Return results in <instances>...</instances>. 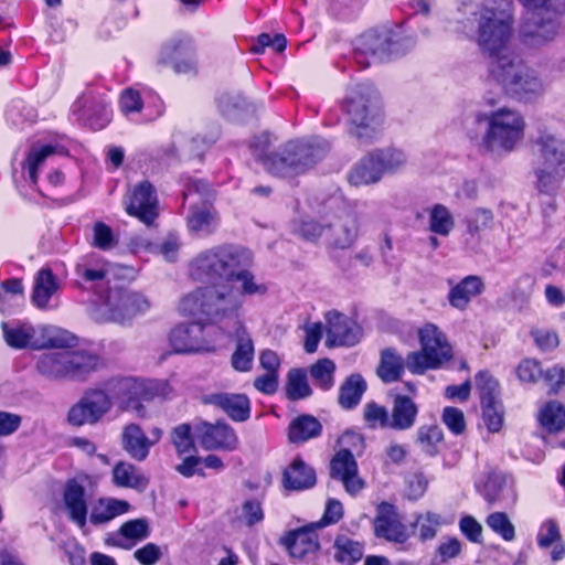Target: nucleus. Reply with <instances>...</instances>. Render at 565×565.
<instances>
[{
  "label": "nucleus",
  "mask_w": 565,
  "mask_h": 565,
  "mask_svg": "<svg viewBox=\"0 0 565 565\" xmlns=\"http://www.w3.org/2000/svg\"><path fill=\"white\" fill-rule=\"evenodd\" d=\"M334 558L341 563H354L363 556V546L360 542L347 535L337 536L334 543Z\"/></svg>",
  "instance_id": "45"
},
{
  "label": "nucleus",
  "mask_w": 565,
  "mask_h": 565,
  "mask_svg": "<svg viewBox=\"0 0 565 565\" xmlns=\"http://www.w3.org/2000/svg\"><path fill=\"white\" fill-rule=\"evenodd\" d=\"M270 146V135L262 132L253 138L250 148L254 156L263 161L265 169L281 178L306 172L320 161L329 151V145L322 139L289 141L276 153L265 156Z\"/></svg>",
  "instance_id": "2"
},
{
  "label": "nucleus",
  "mask_w": 565,
  "mask_h": 565,
  "mask_svg": "<svg viewBox=\"0 0 565 565\" xmlns=\"http://www.w3.org/2000/svg\"><path fill=\"white\" fill-rule=\"evenodd\" d=\"M23 300V286L19 279H9L0 285V311L9 312Z\"/></svg>",
  "instance_id": "47"
},
{
  "label": "nucleus",
  "mask_w": 565,
  "mask_h": 565,
  "mask_svg": "<svg viewBox=\"0 0 565 565\" xmlns=\"http://www.w3.org/2000/svg\"><path fill=\"white\" fill-rule=\"evenodd\" d=\"M286 391L288 398L292 401L302 399L311 395L312 391L303 370L294 369L289 371Z\"/></svg>",
  "instance_id": "48"
},
{
  "label": "nucleus",
  "mask_w": 565,
  "mask_h": 565,
  "mask_svg": "<svg viewBox=\"0 0 565 565\" xmlns=\"http://www.w3.org/2000/svg\"><path fill=\"white\" fill-rule=\"evenodd\" d=\"M290 556L297 561H310L319 550L318 535L312 529L303 527L290 532L282 541Z\"/></svg>",
  "instance_id": "24"
},
{
  "label": "nucleus",
  "mask_w": 565,
  "mask_h": 565,
  "mask_svg": "<svg viewBox=\"0 0 565 565\" xmlns=\"http://www.w3.org/2000/svg\"><path fill=\"white\" fill-rule=\"evenodd\" d=\"M330 476L340 480L350 494L360 492L364 481L359 477V468L354 455L348 450H338L330 461Z\"/></svg>",
  "instance_id": "20"
},
{
  "label": "nucleus",
  "mask_w": 565,
  "mask_h": 565,
  "mask_svg": "<svg viewBox=\"0 0 565 565\" xmlns=\"http://www.w3.org/2000/svg\"><path fill=\"white\" fill-rule=\"evenodd\" d=\"M488 526L501 535L505 541H512L515 537L514 525L504 512H493L487 518Z\"/></svg>",
  "instance_id": "55"
},
{
  "label": "nucleus",
  "mask_w": 565,
  "mask_h": 565,
  "mask_svg": "<svg viewBox=\"0 0 565 565\" xmlns=\"http://www.w3.org/2000/svg\"><path fill=\"white\" fill-rule=\"evenodd\" d=\"M383 175L372 151L363 156L350 170L348 181L353 186L376 184Z\"/></svg>",
  "instance_id": "30"
},
{
  "label": "nucleus",
  "mask_w": 565,
  "mask_h": 565,
  "mask_svg": "<svg viewBox=\"0 0 565 565\" xmlns=\"http://www.w3.org/2000/svg\"><path fill=\"white\" fill-rule=\"evenodd\" d=\"M334 371L335 364L333 361L329 359H321L310 367V375L317 386L327 391L334 384Z\"/></svg>",
  "instance_id": "51"
},
{
  "label": "nucleus",
  "mask_w": 565,
  "mask_h": 565,
  "mask_svg": "<svg viewBox=\"0 0 565 565\" xmlns=\"http://www.w3.org/2000/svg\"><path fill=\"white\" fill-rule=\"evenodd\" d=\"M324 242L335 249L350 248L359 234L355 213L347 207L323 218Z\"/></svg>",
  "instance_id": "13"
},
{
  "label": "nucleus",
  "mask_w": 565,
  "mask_h": 565,
  "mask_svg": "<svg viewBox=\"0 0 565 565\" xmlns=\"http://www.w3.org/2000/svg\"><path fill=\"white\" fill-rule=\"evenodd\" d=\"M536 188L554 194L565 178V140L557 135L540 130L534 139Z\"/></svg>",
  "instance_id": "7"
},
{
  "label": "nucleus",
  "mask_w": 565,
  "mask_h": 565,
  "mask_svg": "<svg viewBox=\"0 0 565 565\" xmlns=\"http://www.w3.org/2000/svg\"><path fill=\"white\" fill-rule=\"evenodd\" d=\"M316 481L313 468L308 466L301 458H295L282 475V483L287 490H306L312 488Z\"/></svg>",
  "instance_id": "28"
},
{
  "label": "nucleus",
  "mask_w": 565,
  "mask_h": 565,
  "mask_svg": "<svg viewBox=\"0 0 565 565\" xmlns=\"http://www.w3.org/2000/svg\"><path fill=\"white\" fill-rule=\"evenodd\" d=\"M40 331L42 334V340H40V345L38 349L54 348L70 350V348L75 347L77 343V338L64 329L43 327L40 329Z\"/></svg>",
  "instance_id": "41"
},
{
  "label": "nucleus",
  "mask_w": 565,
  "mask_h": 565,
  "mask_svg": "<svg viewBox=\"0 0 565 565\" xmlns=\"http://www.w3.org/2000/svg\"><path fill=\"white\" fill-rule=\"evenodd\" d=\"M63 500L70 518L79 527H84L87 519V502L85 488L75 480L67 482Z\"/></svg>",
  "instance_id": "27"
},
{
  "label": "nucleus",
  "mask_w": 565,
  "mask_h": 565,
  "mask_svg": "<svg viewBox=\"0 0 565 565\" xmlns=\"http://www.w3.org/2000/svg\"><path fill=\"white\" fill-rule=\"evenodd\" d=\"M448 285L450 289L447 300L452 308L459 311L467 310L472 299L479 297L486 289L483 279L478 275L466 276L458 282L448 280Z\"/></svg>",
  "instance_id": "22"
},
{
  "label": "nucleus",
  "mask_w": 565,
  "mask_h": 565,
  "mask_svg": "<svg viewBox=\"0 0 565 565\" xmlns=\"http://www.w3.org/2000/svg\"><path fill=\"white\" fill-rule=\"evenodd\" d=\"M150 308L149 300L140 292L116 288L108 292L104 302V315L107 320L125 323L143 315Z\"/></svg>",
  "instance_id": "11"
},
{
  "label": "nucleus",
  "mask_w": 565,
  "mask_h": 565,
  "mask_svg": "<svg viewBox=\"0 0 565 565\" xmlns=\"http://www.w3.org/2000/svg\"><path fill=\"white\" fill-rule=\"evenodd\" d=\"M417 415L416 403L406 395L397 394L393 398L390 411L391 429L398 431L411 429L416 423Z\"/></svg>",
  "instance_id": "26"
},
{
  "label": "nucleus",
  "mask_w": 565,
  "mask_h": 565,
  "mask_svg": "<svg viewBox=\"0 0 565 565\" xmlns=\"http://www.w3.org/2000/svg\"><path fill=\"white\" fill-rule=\"evenodd\" d=\"M194 433H191L189 424H180L171 431V441L179 455L194 450Z\"/></svg>",
  "instance_id": "54"
},
{
  "label": "nucleus",
  "mask_w": 565,
  "mask_h": 565,
  "mask_svg": "<svg viewBox=\"0 0 565 565\" xmlns=\"http://www.w3.org/2000/svg\"><path fill=\"white\" fill-rule=\"evenodd\" d=\"M406 366L405 360L392 348L381 352V361L377 366V375L385 383L399 380Z\"/></svg>",
  "instance_id": "39"
},
{
  "label": "nucleus",
  "mask_w": 565,
  "mask_h": 565,
  "mask_svg": "<svg viewBox=\"0 0 565 565\" xmlns=\"http://www.w3.org/2000/svg\"><path fill=\"white\" fill-rule=\"evenodd\" d=\"M129 503L125 500L106 498L99 499L93 507L89 520L94 525L105 524L129 510Z\"/></svg>",
  "instance_id": "36"
},
{
  "label": "nucleus",
  "mask_w": 565,
  "mask_h": 565,
  "mask_svg": "<svg viewBox=\"0 0 565 565\" xmlns=\"http://www.w3.org/2000/svg\"><path fill=\"white\" fill-rule=\"evenodd\" d=\"M115 244L113 230L103 222H96L93 226V245L99 249H110Z\"/></svg>",
  "instance_id": "61"
},
{
  "label": "nucleus",
  "mask_w": 565,
  "mask_h": 565,
  "mask_svg": "<svg viewBox=\"0 0 565 565\" xmlns=\"http://www.w3.org/2000/svg\"><path fill=\"white\" fill-rule=\"evenodd\" d=\"M233 280L241 282L239 287H235V289L239 292L243 300L244 296L264 295L267 291L266 286L258 284L254 275L246 270V267H239L233 274Z\"/></svg>",
  "instance_id": "52"
},
{
  "label": "nucleus",
  "mask_w": 565,
  "mask_h": 565,
  "mask_svg": "<svg viewBox=\"0 0 565 565\" xmlns=\"http://www.w3.org/2000/svg\"><path fill=\"white\" fill-rule=\"evenodd\" d=\"M525 13L520 28L522 42L531 47H542L559 34V13L551 0H520Z\"/></svg>",
  "instance_id": "9"
},
{
  "label": "nucleus",
  "mask_w": 565,
  "mask_h": 565,
  "mask_svg": "<svg viewBox=\"0 0 565 565\" xmlns=\"http://www.w3.org/2000/svg\"><path fill=\"white\" fill-rule=\"evenodd\" d=\"M366 391V382L360 374H351L340 385L338 402L344 409H352L359 405Z\"/></svg>",
  "instance_id": "37"
},
{
  "label": "nucleus",
  "mask_w": 565,
  "mask_h": 565,
  "mask_svg": "<svg viewBox=\"0 0 565 565\" xmlns=\"http://www.w3.org/2000/svg\"><path fill=\"white\" fill-rule=\"evenodd\" d=\"M4 340L11 348L23 349L30 347L38 349L40 340L35 339L36 329L30 324H21L9 327L8 323H2Z\"/></svg>",
  "instance_id": "38"
},
{
  "label": "nucleus",
  "mask_w": 565,
  "mask_h": 565,
  "mask_svg": "<svg viewBox=\"0 0 565 565\" xmlns=\"http://www.w3.org/2000/svg\"><path fill=\"white\" fill-rule=\"evenodd\" d=\"M537 545L542 550L553 546L551 558L554 562H558L565 556V544L559 527L554 520L542 523L537 534Z\"/></svg>",
  "instance_id": "33"
},
{
  "label": "nucleus",
  "mask_w": 565,
  "mask_h": 565,
  "mask_svg": "<svg viewBox=\"0 0 565 565\" xmlns=\"http://www.w3.org/2000/svg\"><path fill=\"white\" fill-rule=\"evenodd\" d=\"M392 36L387 30H370L360 35L355 41L354 57L356 63L366 67L370 57L383 60L392 53Z\"/></svg>",
  "instance_id": "16"
},
{
  "label": "nucleus",
  "mask_w": 565,
  "mask_h": 565,
  "mask_svg": "<svg viewBox=\"0 0 565 565\" xmlns=\"http://www.w3.org/2000/svg\"><path fill=\"white\" fill-rule=\"evenodd\" d=\"M505 486V478L498 472L489 473L484 483V498L489 502H495L501 499V492Z\"/></svg>",
  "instance_id": "62"
},
{
  "label": "nucleus",
  "mask_w": 565,
  "mask_h": 565,
  "mask_svg": "<svg viewBox=\"0 0 565 565\" xmlns=\"http://www.w3.org/2000/svg\"><path fill=\"white\" fill-rule=\"evenodd\" d=\"M54 151L55 148L47 145L41 148L33 147L29 152L26 158V168L29 172V178L33 183H35L38 180V171L40 167L43 164V162L49 156L54 153Z\"/></svg>",
  "instance_id": "56"
},
{
  "label": "nucleus",
  "mask_w": 565,
  "mask_h": 565,
  "mask_svg": "<svg viewBox=\"0 0 565 565\" xmlns=\"http://www.w3.org/2000/svg\"><path fill=\"white\" fill-rule=\"evenodd\" d=\"M344 110L351 124L350 135L361 145H369L377 139L383 115L380 94L372 84L350 86L344 99Z\"/></svg>",
  "instance_id": "3"
},
{
  "label": "nucleus",
  "mask_w": 565,
  "mask_h": 565,
  "mask_svg": "<svg viewBox=\"0 0 565 565\" xmlns=\"http://www.w3.org/2000/svg\"><path fill=\"white\" fill-rule=\"evenodd\" d=\"M321 431L322 425L316 417L300 415L289 424L288 437L291 443L299 444L318 437Z\"/></svg>",
  "instance_id": "34"
},
{
  "label": "nucleus",
  "mask_w": 565,
  "mask_h": 565,
  "mask_svg": "<svg viewBox=\"0 0 565 565\" xmlns=\"http://www.w3.org/2000/svg\"><path fill=\"white\" fill-rule=\"evenodd\" d=\"M406 367L414 374H423L426 370L437 369L443 361L435 354L424 350L411 352L405 359Z\"/></svg>",
  "instance_id": "49"
},
{
  "label": "nucleus",
  "mask_w": 565,
  "mask_h": 565,
  "mask_svg": "<svg viewBox=\"0 0 565 565\" xmlns=\"http://www.w3.org/2000/svg\"><path fill=\"white\" fill-rule=\"evenodd\" d=\"M125 210L147 226L152 225L159 215L158 198L152 184L148 181L137 184L125 201Z\"/></svg>",
  "instance_id": "15"
},
{
  "label": "nucleus",
  "mask_w": 565,
  "mask_h": 565,
  "mask_svg": "<svg viewBox=\"0 0 565 565\" xmlns=\"http://www.w3.org/2000/svg\"><path fill=\"white\" fill-rule=\"evenodd\" d=\"M217 225V217L209 207H191L188 215V227L194 233L211 234Z\"/></svg>",
  "instance_id": "43"
},
{
  "label": "nucleus",
  "mask_w": 565,
  "mask_h": 565,
  "mask_svg": "<svg viewBox=\"0 0 565 565\" xmlns=\"http://www.w3.org/2000/svg\"><path fill=\"white\" fill-rule=\"evenodd\" d=\"M119 535L127 541H130L129 544H125L122 542H117L116 545L125 548H130L137 542L146 540L150 535L149 523L146 519H135L125 522L119 527Z\"/></svg>",
  "instance_id": "44"
},
{
  "label": "nucleus",
  "mask_w": 565,
  "mask_h": 565,
  "mask_svg": "<svg viewBox=\"0 0 565 565\" xmlns=\"http://www.w3.org/2000/svg\"><path fill=\"white\" fill-rule=\"evenodd\" d=\"M205 403L218 407L235 422H245L249 418V399L243 394L215 393L206 396Z\"/></svg>",
  "instance_id": "25"
},
{
  "label": "nucleus",
  "mask_w": 565,
  "mask_h": 565,
  "mask_svg": "<svg viewBox=\"0 0 565 565\" xmlns=\"http://www.w3.org/2000/svg\"><path fill=\"white\" fill-rule=\"evenodd\" d=\"M429 230L438 235L448 236L455 227V220L450 211L443 204H435L429 210Z\"/></svg>",
  "instance_id": "46"
},
{
  "label": "nucleus",
  "mask_w": 565,
  "mask_h": 565,
  "mask_svg": "<svg viewBox=\"0 0 565 565\" xmlns=\"http://www.w3.org/2000/svg\"><path fill=\"white\" fill-rule=\"evenodd\" d=\"M443 439V430L436 425L422 426L417 431V443L420 449L429 456H435L438 452V445Z\"/></svg>",
  "instance_id": "50"
},
{
  "label": "nucleus",
  "mask_w": 565,
  "mask_h": 565,
  "mask_svg": "<svg viewBox=\"0 0 565 565\" xmlns=\"http://www.w3.org/2000/svg\"><path fill=\"white\" fill-rule=\"evenodd\" d=\"M159 63L170 65L177 73H189L195 68L193 50L190 42L171 39L163 44Z\"/></svg>",
  "instance_id": "21"
},
{
  "label": "nucleus",
  "mask_w": 565,
  "mask_h": 565,
  "mask_svg": "<svg viewBox=\"0 0 565 565\" xmlns=\"http://www.w3.org/2000/svg\"><path fill=\"white\" fill-rule=\"evenodd\" d=\"M242 306L239 292L230 284L198 288L180 302L183 313L211 322L236 316Z\"/></svg>",
  "instance_id": "4"
},
{
  "label": "nucleus",
  "mask_w": 565,
  "mask_h": 565,
  "mask_svg": "<svg viewBox=\"0 0 565 565\" xmlns=\"http://www.w3.org/2000/svg\"><path fill=\"white\" fill-rule=\"evenodd\" d=\"M250 263L248 250L231 245L217 246L200 253L192 260L190 275L198 281L213 285L230 282L239 267H247Z\"/></svg>",
  "instance_id": "5"
},
{
  "label": "nucleus",
  "mask_w": 565,
  "mask_h": 565,
  "mask_svg": "<svg viewBox=\"0 0 565 565\" xmlns=\"http://www.w3.org/2000/svg\"><path fill=\"white\" fill-rule=\"evenodd\" d=\"M486 130L481 148L493 156L514 151L523 141L526 122L523 115L513 108L501 107L484 115Z\"/></svg>",
  "instance_id": "6"
},
{
  "label": "nucleus",
  "mask_w": 565,
  "mask_h": 565,
  "mask_svg": "<svg viewBox=\"0 0 565 565\" xmlns=\"http://www.w3.org/2000/svg\"><path fill=\"white\" fill-rule=\"evenodd\" d=\"M372 153L383 177L385 174L397 173L404 169L407 163L405 152L394 147L375 149Z\"/></svg>",
  "instance_id": "40"
},
{
  "label": "nucleus",
  "mask_w": 565,
  "mask_h": 565,
  "mask_svg": "<svg viewBox=\"0 0 565 565\" xmlns=\"http://www.w3.org/2000/svg\"><path fill=\"white\" fill-rule=\"evenodd\" d=\"M58 282L51 269L42 268L38 271L33 292L32 301L38 308H46L51 297L57 291Z\"/></svg>",
  "instance_id": "35"
},
{
  "label": "nucleus",
  "mask_w": 565,
  "mask_h": 565,
  "mask_svg": "<svg viewBox=\"0 0 565 565\" xmlns=\"http://www.w3.org/2000/svg\"><path fill=\"white\" fill-rule=\"evenodd\" d=\"M443 423L455 435H461L466 429L463 412L457 407H445L443 411Z\"/></svg>",
  "instance_id": "60"
},
{
  "label": "nucleus",
  "mask_w": 565,
  "mask_h": 565,
  "mask_svg": "<svg viewBox=\"0 0 565 565\" xmlns=\"http://www.w3.org/2000/svg\"><path fill=\"white\" fill-rule=\"evenodd\" d=\"M419 341L424 350L435 354L443 362L451 358V348L437 326L425 324L419 330Z\"/></svg>",
  "instance_id": "31"
},
{
  "label": "nucleus",
  "mask_w": 565,
  "mask_h": 565,
  "mask_svg": "<svg viewBox=\"0 0 565 565\" xmlns=\"http://www.w3.org/2000/svg\"><path fill=\"white\" fill-rule=\"evenodd\" d=\"M476 386L479 391L481 403H492L497 399L499 384L487 371L477 373Z\"/></svg>",
  "instance_id": "58"
},
{
  "label": "nucleus",
  "mask_w": 565,
  "mask_h": 565,
  "mask_svg": "<svg viewBox=\"0 0 565 565\" xmlns=\"http://www.w3.org/2000/svg\"><path fill=\"white\" fill-rule=\"evenodd\" d=\"M482 417L488 429L491 433H497L501 429L503 424V414L501 411V404L498 399L492 403H481Z\"/></svg>",
  "instance_id": "59"
},
{
  "label": "nucleus",
  "mask_w": 565,
  "mask_h": 565,
  "mask_svg": "<svg viewBox=\"0 0 565 565\" xmlns=\"http://www.w3.org/2000/svg\"><path fill=\"white\" fill-rule=\"evenodd\" d=\"M235 343V350L231 356V364L235 371L248 372L252 370L255 348L254 341L246 327L237 321L235 329L230 334Z\"/></svg>",
  "instance_id": "23"
},
{
  "label": "nucleus",
  "mask_w": 565,
  "mask_h": 565,
  "mask_svg": "<svg viewBox=\"0 0 565 565\" xmlns=\"http://www.w3.org/2000/svg\"><path fill=\"white\" fill-rule=\"evenodd\" d=\"M327 321V339L326 345L341 347L354 345L361 337L362 330L360 326L338 311H330L326 315Z\"/></svg>",
  "instance_id": "18"
},
{
  "label": "nucleus",
  "mask_w": 565,
  "mask_h": 565,
  "mask_svg": "<svg viewBox=\"0 0 565 565\" xmlns=\"http://www.w3.org/2000/svg\"><path fill=\"white\" fill-rule=\"evenodd\" d=\"M516 373L522 382L533 383L543 375V370L536 360L526 359L519 364Z\"/></svg>",
  "instance_id": "64"
},
{
  "label": "nucleus",
  "mask_w": 565,
  "mask_h": 565,
  "mask_svg": "<svg viewBox=\"0 0 565 565\" xmlns=\"http://www.w3.org/2000/svg\"><path fill=\"white\" fill-rule=\"evenodd\" d=\"M113 407V401L104 388L88 390L70 407L66 420L74 427L97 424Z\"/></svg>",
  "instance_id": "12"
},
{
  "label": "nucleus",
  "mask_w": 565,
  "mask_h": 565,
  "mask_svg": "<svg viewBox=\"0 0 565 565\" xmlns=\"http://www.w3.org/2000/svg\"><path fill=\"white\" fill-rule=\"evenodd\" d=\"M100 366L98 355L85 350L44 352L36 359L38 373L50 381H85Z\"/></svg>",
  "instance_id": "8"
},
{
  "label": "nucleus",
  "mask_w": 565,
  "mask_h": 565,
  "mask_svg": "<svg viewBox=\"0 0 565 565\" xmlns=\"http://www.w3.org/2000/svg\"><path fill=\"white\" fill-rule=\"evenodd\" d=\"M122 448L137 461H143L152 447V441L137 424H128L121 434Z\"/></svg>",
  "instance_id": "29"
},
{
  "label": "nucleus",
  "mask_w": 565,
  "mask_h": 565,
  "mask_svg": "<svg viewBox=\"0 0 565 565\" xmlns=\"http://www.w3.org/2000/svg\"><path fill=\"white\" fill-rule=\"evenodd\" d=\"M374 534L376 537L388 542L404 543L407 540L406 526L402 523L393 504L382 502L377 507L374 519Z\"/></svg>",
  "instance_id": "19"
},
{
  "label": "nucleus",
  "mask_w": 565,
  "mask_h": 565,
  "mask_svg": "<svg viewBox=\"0 0 565 565\" xmlns=\"http://www.w3.org/2000/svg\"><path fill=\"white\" fill-rule=\"evenodd\" d=\"M75 273L86 282H100L106 279L109 268L107 264L103 262L95 265L82 263L76 265Z\"/></svg>",
  "instance_id": "57"
},
{
  "label": "nucleus",
  "mask_w": 565,
  "mask_h": 565,
  "mask_svg": "<svg viewBox=\"0 0 565 565\" xmlns=\"http://www.w3.org/2000/svg\"><path fill=\"white\" fill-rule=\"evenodd\" d=\"M463 13L477 21L475 41L490 60V73L504 89L520 99L530 100L545 89L543 79L510 50L513 35L512 0H483L481 4H463Z\"/></svg>",
  "instance_id": "1"
},
{
  "label": "nucleus",
  "mask_w": 565,
  "mask_h": 565,
  "mask_svg": "<svg viewBox=\"0 0 565 565\" xmlns=\"http://www.w3.org/2000/svg\"><path fill=\"white\" fill-rule=\"evenodd\" d=\"M104 387L111 401L115 399L119 408L134 412L138 417L143 418L147 416L143 403L164 395L167 384L151 380L118 377L107 381Z\"/></svg>",
  "instance_id": "10"
},
{
  "label": "nucleus",
  "mask_w": 565,
  "mask_h": 565,
  "mask_svg": "<svg viewBox=\"0 0 565 565\" xmlns=\"http://www.w3.org/2000/svg\"><path fill=\"white\" fill-rule=\"evenodd\" d=\"M169 342L175 353L211 352L214 345L204 339L201 323L180 324L171 330Z\"/></svg>",
  "instance_id": "17"
},
{
  "label": "nucleus",
  "mask_w": 565,
  "mask_h": 565,
  "mask_svg": "<svg viewBox=\"0 0 565 565\" xmlns=\"http://www.w3.org/2000/svg\"><path fill=\"white\" fill-rule=\"evenodd\" d=\"M363 418L372 429L391 428L390 412L375 402H369L364 405Z\"/></svg>",
  "instance_id": "53"
},
{
  "label": "nucleus",
  "mask_w": 565,
  "mask_h": 565,
  "mask_svg": "<svg viewBox=\"0 0 565 565\" xmlns=\"http://www.w3.org/2000/svg\"><path fill=\"white\" fill-rule=\"evenodd\" d=\"M194 438L205 450H235L238 438L234 429L223 422H200L194 425Z\"/></svg>",
  "instance_id": "14"
},
{
  "label": "nucleus",
  "mask_w": 565,
  "mask_h": 565,
  "mask_svg": "<svg viewBox=\"0 0 565 565\" xmlns=\"http://www.w3.org/2000/svg\"><path fill=\"white\" fill-rule=\"evenodd\" d=\"M539 422L548 433L561 431L565 427L564 405L555 401L546 403L539 413Z\"/></svg>",
  "instance_id": "42"
},
{
  "label": "nucleus",
  "mask_w": 565,
  "mask_h": 565,
  "mask_svg": "<svg viewBox=\"0 0 565 565\" xmlns=\"http://www.w3.org/2000/svg\"><path fill=\"white\" fill-rule=\"evenodd\" d=\"M113 482L120 488L143 491L149 484V479L132 463L119 461L113 468Z\"/></svg>",
  "instance_id": "32"
},
{
  "label": "nucleus",
  "mask_w": 565,
  "mask_h": 565,
  "mask_svg": "<svg viewBox=\"0 0 565 565\" xmlns=\"http://www.w3.org/2000/svg\"><path fill=\"white\" fill-rule=\"evenodd\" d=\"M338 444L340 446L339 450H348L352 455H360L365 447L362 435L352 430L342 434L338 439Z\"/></svg>",
  "instance_id": "63"
}]
</instances>
